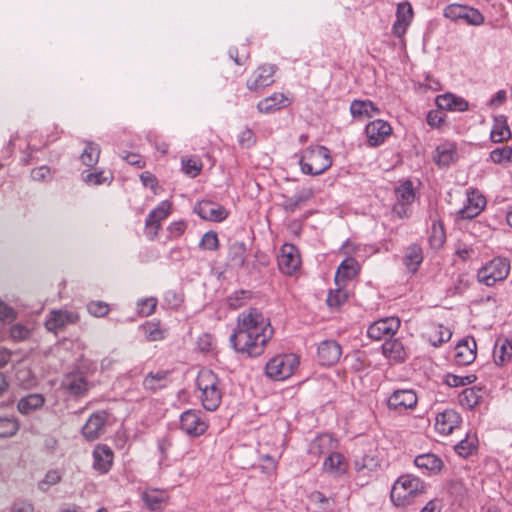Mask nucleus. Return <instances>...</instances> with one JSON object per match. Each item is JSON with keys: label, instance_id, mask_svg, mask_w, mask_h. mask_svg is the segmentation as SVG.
Here are the masks:
<instances>
[{"label": "nucleus", "instance_id": "nucleus-1", "mask_svg": "<svg viewBox=\"0 0 512 512\" xmlns=\"http://www.w3.org/2000/svg\"><path fill=\"white\" fill-rule=\"evenodd\" d=\"M273 333L270 320L259 309L249 308L237 316L229 341L237 353L257 357L263 354Z\"/></svg>", "mask_w": 512, "mask_h": 512}, {"label": "nucleus", "instance_id": "nucleus-2", "mask_svg": "<svg viewBox=\"0 0 512 512\" xmlns=\"http://www.w3.org/2000/svg\"><path fill=\"white\" fill-rule=\"evenodd\" d=\"M198 398L208 411H215L221 404L223 389L219 377L211 370H201L196 378Z\"/></svg>", "mask_w": 512, "mask_h": 512}, {"label": "nucleus", "instance_id": "nucleus-3", "mask_svg": "<svg viewBox=\"0 0 512 512\" xmlns=\"http://www.w3.org/2000/svg\"><path fill=\"white\" fill-rule=\"evenodd\" d=\"M299 165L304 174L321 175L332 166L330 151L324 146L307 147L301 152Z\"/></svg>", "mask_w": 512, "mask_h": 512}, {"label": "nucleus", "instance_id": "nucleus-4", "mask_svg": "<svg viewBox=\"0 0 512 512\" xmlns=\"http://www.w3.org/2000/svg\"><path fill=\"white\" fill-rule=\"evenodd\" d=\"M425 492L424 482L411 474L400 476L392 486L391 500L397 506H406Z\"/></svg>", "mask_w": 512, "mask_h": 512}, {"label": "nucleus", "instance_id": "nucleus-5", "mask_svg": "<svg viewBox=\"0 0 512 512\" xmlns=\"http://www.w3.org/2000/svg\"><path fill=\"white\" fill-rule=\"evenodd\" d=\"M299 365L295 354L277 355L270 359L265 367L266 375L275 381H282L292 376Z\"/></svg>", "mask_w": 512, "mask_h": 512}, {"label": "nucleus", "instance_id": "nucleus-6", "mask_svg": "<svg viewBox=\"0 0 512 512\" xmlns=\"http://www.w3.org/2000/svg\"><path fill=\"white\" fill-rule=\"evenodd\" d=\"M510 271V264L507 259L496 257L487 262L477 273L479 282L486 286H493L499 281L506 279Z\"/></svg>", "mask_w": 512, "mask_h": 512}, {"label": "nucleus", "instance_id": "nucleus-7", "mask_svg": "<svg viewBox=\"0 0 512 512\" xmlns=\"http://www.w3.org/2000/svg\"><path fill=\"white\" fill-rule=\"evenodd\" d=\"M209 427L205 414L200 410L188 409L180 416V429L190 437L203 435Z\"/></svg>", "mask_w": 512, "mask_h": 512}, {"label": "nucleus", "instance_id": "nucleus-8", "mask_svg": "<svg viewBox=\"0 0 512 512\" xmlns=\"http://www.w3.org/2000/svg\"><path fill=\"white\" fill-rule=\"evenodd\" d=\"M277 262L282 273L294 275L301 267V257L298 248L290 243L283 244Z\"/></svg>", "mask_w": 512, "mask_h": 512}, {"label": "nucleus", "instance_id": "nucleus-9", "mask_svg": "<svg viewBox=\"0 0 512 512\" xmlns=\"http://www.w3.org/2000/svg\"><path fill=\"white\" fill-rule=\"evenodd\" d=\"M418 403V396L413 389H397L389 396L387 406L390 410L403 413L413 410Z\"/></svg>", "mask_w": 512, "mask_h": 512}, {"label": "nucleus", "instance_id": "nucleus-10", "mask_svg": "<svg viewBox=\"0 0 512 512\" xmlns=\"http://www.w3.org/2000/svg\"><path fill=\"white\" fill-rule=\"evenodd\" d=\"M277 67L272 64H264L259 66L248 78L247 88L250 91H260L274 83V74Z\"/></svg>", "mask_w": 512, "mask_h": 512}, {"label": "nucleus", "instance_id": "nucleus-11", "mask_svg": "<svg viewBox=\"0 0 512 512\" xmlns=\"http://www.w3.org/2000/svg\"><path fill=\"white\" fill-rule=\"evenodd\" d=\"M401 322L397 317H387L372 323L367 329V335L373 340L392 337L400 328Z\"/></svg>", "mask_w": 512, "mask_h": 512}, {"label": "nucleus", "instance_id": "nucleus-12", "mask_svg": "<svg viewBox=\"0 0 512 512\" xmlns=\"http://www.w3.org/2000/svg\"><path fill=\"white\" fill-rule=\"evenodd\" d=\"M392 133L391 125L382 119L369 122L365 127V134L369 146L377 147L384 143Z\"/></svg>", "mask_w": 512, "mask_h": 512}, {"label": "nucleus", "instance_id": "nucleus-13", "mask_svg": "<svg viewBox=\"0 0 512 512\" xmlns=\"http://www.w3.org/2000/svg\"><path fill=\"white\" fill-rule=\"evenodd\" d=\"M108 414L106 411H97L91 414L82 427V435L88 441L98 439L105 432Z\"/></svg>", "mask_w": 512, "mask_h": 512}, {"label": "nucleus", "instance_id": "nucleus-14", "mask_svg": "<svg viewBox=\"0 0 512 512\" xmlns=\"http://www.w3.org/2000/svg\"><path fill=\"white\" fill-rule=\"evenodd\" d=\"M79 320V315L67 310H53L45 321L47 330L57 333L63 330L67 325L75 324Z\"/></svg>", "mask_w": 512, "mask_h": 512}, {"label": "nucleus", "instance_id": "nucleus-15", "mask_svg": "<svg viewBox=\"0 0 512 512\" xmlns=\"http://www.w3.org/2000/svg\"><path fill=\"white\" fill-rule=\"evenodd\" d=\"M477 354V344L473 337H465L455 347L454 360L458 365H469L474 362Z\"/></svg>", "mask_w": 512, "mask_h": 512}, {"label": "nucleus", "instance_id": "nucleus-16", "mask_svg": "<svg viewBox=\"0 0 512 512\" xmlns=\"http://www.w3.org/2000/svg\"><path fill=\"white\" fill-rule=\"evenodd\" d=\"M194 211L202 219L214 222H221L228 216V212L223 206L209 200L198 202Z\"/></svg>", "mask_w": 512, "mask_h": 512}, {"label": "nucleus", "instance_id": "nucleus-17", "mask_svg": "<svg viewBox=\"0 0 512 512\" xmlns=\"http://www.w3.org/2000/svg\"><path fill=\"white\" fill-rule=\"evenodd\" d=\"M317 355L321 365L331 366L339 361L342 348L334 340H325L319 344Z\"/></svg>", "mask_w": 512, "mask_h": 512}, {"label": "nucleus", "instance_id": "nucleus-18", "mask_svg": "<svg viewBox=\"0 0 512 512\" xmlns=\"http://www.w3.org/2000/svg\"><path fill=\"white\" fill-rule=\"evenodd\" d=\"M462 419L458 412L453 409H446L437 414L435 419V429L442 435H449L457 428Z\"/></svg>", "mask_w": 512, "mask_h": 512}, {"label": "nucleus", "instance_id": "nucleus-19", "mask_svg": "<svg viewBox=\"0 0 512 512\" xmlns=\"http://www.w3.org/2000/svg\"><path fill=\"white\" fill-rule=\"evenodd\" d=\"M114 453L105 444H98L93 450V468L100 474H106L112 467Z\"/></svg>", "mask_w": 512, "mask_h": 512}, {"label": "nucleus", "instance_id": "nucleus-20", "mask_svg": "<svg viewBox=\"0 0 512 512\" xmlns=\"http://www.w3.org/2000/svg\"><path fill=\"white\" fill-rule=\"evenodd\" d=\"M413 8L409 2L399 3L396 11V21L392 31L397 37H402L413 19Z\"/></svg>", "mask_w": 512, "mask_h": 512}, {"label": "nucleus", "instance_id": "nucleus-21", "mask_svg": "<svg viewBox=\"0 0 512 512\" xmlns=\"http://www.w3.org/2000/svg\"><path fill=\"white\" fill-rule=\"evenodd\" d=\"M485 205L486 199L482 194L470 191L467 193V204L459 210L458 216L461 219H472L481 213Z\"/></svg>", "mask_w": 512, "mask_h": 512}, {"label": "nucleus", "instance_id": "nucleus-22", "mask_svg": "<svg viewBox=\"0 0 512 512\" xmlns=\"http://www.w3.org/2000/svg\"><path fill=\"white\" fill-rule=\"evenodd\" d=\"M435 102L440 110L464 112L469 109V103L453 93L438 95Z\"/></svg>", "mask_w": 512, "mask_h": 512}, {"label": "nucleus", "instance_id": "nucleus-23", "mask_svg": "<svg viewBox=\"0 0 512 512\" xmlns=\"http://www.w3.org/2000/svg\"><path fill=\"white\" fill-rule=\"evenodd\" d=\"M289 104L290 100L288 97L283 93L276 92L259 101L257 104V110L260 113L270 114L287 107Z\"/></svg>", "mask_w": 512, "mask_h": 512}, {"label": "nucleus", "instance_id": "nucleus-24", "mask_svg": "<svg viewBox=\"0 0 512 512\" xmlns=\"http://www.w3.org/2000/svg\"><path fill=\"white\" fill-rule=\"evenodd\" d=\"M360 272V265L352 257L345 258L339 265L335 274V283L339 285L355 278Z\"/></svg>", "mask_w": 512, "mask_h": 512}, {"label": "nucleus", "instance_id": "nucleus-25", "mask_svg": "<svg viewBox=\"0 0 512 512\" xmlns=\"http://www.w3.org/2000/svg\"><path fill=\"white\" fill-rule=\"evenodd\" d=\"M512 136L505 115H497L493 118V126L490 132V139L493 143H502L508 141Z\"/></svg>", "mask_w": 512, "mask_h": 512}, {"label": "nucleus", "instance_id": "nucleus-26", "mask_svg": "<svg viewBox=\"0 0 512 512\" xmlns=\"http://www.w3.org/2000/svg\"><path fill=\"white\" fill-rule=\"evenodd\" d=\"M63 387L74 396H82L88 391V383L81 373H69L62 382Z\"/></svg>", "mask_w": 512, "mask_h": 512}, {"label": "nucleus", "instance_id": "nucleus-27", "mask_svg": "<svg viewBox=\"0 0 512 512\" xmlns=\"http://www.w3.org/2000/svg\"><path fill=\"white\" fill-rule=\"evenodd\" d=\"M452 331L442 324H432L425 333L427 341L434 347H438L451 339Z\"/></svg>", "mask_w": 512, "mask_h": 512}, {"label": "nucleus", "instance_id": "nucleus-28", "mask_svg": "<svg viewBox=\"0 0 512 512\" xmlns=\"http://www.w3.org/2000/svg\"><path fill=\"white\" fill-rule=\"evenodd\" d=\"M511 358L512 339L498 338L493 351V359L495 364L498 366H504L511 360Z\"/></svg>", "mask_w": 512, "mask_h": 512}, {"label": "nucleus", "instance_id": "nucleus-29", "mask_svg": "<svg viewBox=\"0 0 512 512\" xmlns=\"http://www.w3.org/2000/svg\"><path fill=\"white\" fill-rule=\"evenodd\" d=\"M347 462L342 454L332 452L323 462V470L333 476H341L347 470Z\"/></svg>", "mask_w": 512, "mask_h": 512}, {"label": "nucleus", "instance_id": "nucleus-30", "mask_svg": "<svg viewBox=\"0 0 512 512\" xmlns=\"http://www.w3.org/2000/svg\"><path fill=\"white\" fill-rule=\"evenodd\" d=\"M336 448V442L329 434H323L315 438L310 446L309 453L314 456L329 455Z\"/></svg>", "mask_w": 512, "mask_h": 512}, {"label": "nucleus", "instance_id": "nucleus-31", "mask_svg": "<svg viewBox=\"0 0 512 512\" xmlns=\"http://www.w3.org/2000/svg\"><path fill=\"white\" fill-rule=\"evenodd\" d=\"M423 262L422 248L417 244H412L405 250L403 256V264L411 273L418 270L419 265Z\"/></svg>", "mask_w": 512, "mask_h": 512}, {"label": "nucleus", "instance_id": "nucleus-32", "mask_svg": "<svg viewBox=\"0 0 512 512\" xmlns=\"http://www.w3.org/2000/svg\"><path fill=\"white\" fill-rule=\"evenodd\" d=\"M382 352L385 357L394 362H403L407 353L401 341L398 339L389 340L383 343Z\"/></svg>", "mask_w": 512, "mask_h": 512}, {"label": "nucleus", "instance_id": "nucleus-33", "mask_svg": "<svg viewBox=\"0 0 512 512\" xmlns=\"http://www.w3.org/2000/svg\"><path fill=\"white\" fill-rule=\"evenodd\" d=\"M395 195L397 198V204L395 205L394 210L398 214H401L402 211H400L399 208L410 205L415 199V192L412 183L410 181L402 183L395 189Z\"/></svg>", "mask_w": 512, "mask_h": 512}, {"label": "nucleus", "instance_id": "nucleus-34", "mask_svg": "<svg viewBox=\"0 0 512 512\" xmlns=\"http://www.w3.org/2000/svg\"><path fill=\"white\" fill-rule=\"evenodd\" d=\"M142 500L150 510H159L168 500V494L160 489H147L142 493Z\"/></svg>", "mask_w": 512, "mask_h": 512}, {"label": "nucleus", "instance_id": "nucleus-35", "mask_svg": "<svg viewBox=\"0 0 512 512\" xmlns=\"http://www.w3.org/2000/svg\"><path fill=\"white\" fill-rule=\"evenodd\" d=\"M350 113L354 118L372 117L379 114V108L370 100H354L350 105Z\"/></svg>", "mask_w": 512, "mask_h": 512}, {"label": "nucleus", "instance_id": "nucleus-36", "mask_svg": "<svg viewBox=\"0 0 512 512\" xmlns=\"http://www.w3.org/2000/svg\"><path fill=\"white\" fill-rule=\"evenodd\" d=\"M414 463L419 469L426 470L430 473H438L443 466L442 460L431 453L418 455L414 459Z\"/></svg>", "mask_w": 512, "mask_h": 512}, {"label": "nucleus", "instance_id": "nucleus-37", "mask_svg": "<svg viewBox=\"0 0 512 512\" xmlns=\"http://www.w3.org/2000/svg\"><path fill=\"white\" fill-rule=\"evenodd\" d=\"M169 372L166 370H159L157 372H150L143 380L144 389L156 392L163 389L167 385V377Z\"/></svg>", "mask_w": 512, "mask_h": 512}, {"label": "nucleus", "instance_id": "nucleus-38", "mask_svg": "<svg viewBox=\"0 0 512 512\" xmlns=\"http://www.w3.org/2000/svg\"><path fill=\"white\" fill-rule=\"evenodd\" d=\"M457 152L454 144L444 143L437 147L434 161L439 166H449L456 160Z\"/></svg>", "mask_w": 512, "mask_h": 512}, {"label": "nucleus", "instance_id": "nucleus-39", "mask_svg": "<svg viewBox=\"0 0 512 512\" xmlns=\"http://www.w3.org/2000/svg\"><path fill=\"white\" fill-rule=\"evenodd\" d=\"M139 330L150 342L161 341L166 337V329L161 328L160 322L147 321L139 327Z\"/></svg>", "mask_w": 512, "mask_h": 512}, {"label": "nucleus", "instance_id": "nucleus-40", "mask_svg": "<svg viewBox=\"0 0 512 512\" xmlns=\"http://www.w3.org/2000/svg\"><path fill=\"white\" fill-rule=\"evenodd\" d=\"M100 147L92 141L85 142V148L80 155V160L87 167L95 166L100 157Z\"/></svg>", "mask_w": 512, "mask_h": 512}, {"label": "nucleus", "instance_id": "nucleus-41", "mask_svg": "<svg viewBox=\"0 0 512 512\" xmlns=\"http://www.w3.org/2000/svg\"><path fill=\"white\" fill-rule=\"evenodd\" d=\"M44 404V398L40 394H30L18 402V410L22 414H29Z\"/></svg>", "mask_w": 512, "mask_h": 512}, {"label": "nucleus", "instance_id": "nucleus-42", "mask_svg": "<svg viewBox=\"0 0 512 512\" xmlns=\"http://www.w3.org/2000/svg\"><path fill=\"white\" fill-rule=\"evenodd\" d=\"M228 256L234 266L243 267L246 260V245L243 242H234L229 246Z\"/></svg>", "mask_w": 512, "mask_h": 512}, {"label": "nucleus", "instance_id": "nucleus-43", "mask_svg": "<svg viewBox=\"0 0 512 512\" xmlns=\"http://www.w3.org/2000/svg\"><path fill=\"white\" fill-rule=\"evenodd\" d=\"M480 390H476L474 388H465L460 394H459V404L467 409H472L476 405H478L481 395L479 394Z\"/></svg>", "mask_w": 512, "mask_h": 512}, {"label": "nucleus", "instance_id": "nucleus-44", "mask_svg": "<svg viewBox=\"0 0 512 512\" xmlns=\"http://www.w3.org/2000/svg\"><path fill=\"white\" fill-rule=\"evenodd\" d=\"M446 239L444 226L441 221H434L431 226L429 242L433 248H440Z\"/></svg>", "mask_w": 512, "mask_h": 512}, {"label": "nucleus", "instance_id": "nucleus-45", "mask_svg": "<svg viewBox=\"0 0 512 512\" xmlns=\"http://www.w3.org/2000/svg\"><path fill=\"white\" fill-rule=\"evenodd\" d=\"M19 430V423L14 417H0V438L12 437Z\"/></svg>", "mask_w": 512, "mask_h": 512}, {"label": "nucleus", "instance_id": "nucleus-46", "mask_svg": "<svg viewBox=\"0 0 512 512\" xmlns=\"http://www.w3.org/2000/svg\"><path fill=\"white\" fill-rule=\"evenodd\" d=\"M477 449V439L475 436L467 435V437L461 440L455 445V452L462 456L468 457Z\"/></svg>", "mask_w": 512, "mask_h": 512}, {"label": "nucleus", "instance_id": "nucleus-47", "mask_svg": "<svg viewBox=\"0 0 512 512\" xmlns=\"http://www.w3.org/2000/svg\"><path fill=\"white\" fill-rule=\"evenodd\" d=\"M345 283L337 285V288L331 290L327 297V304L330 307H338L343 304L348 298V292L343 288Z\"/></svg>", "mask_w": 512, "mask_h": 512}, {"label": "nucleus", "instance_id": "nucleus-48", "mask_svg": "<svg viewBox=\"0 0 512 512\" xmlns=\"http://www.w3.org/2000/svg\"><path fill=\"white\" fill-rule=\"evenodd\" d=\"M477 377L474 374L455 375L448 373L445 375V383L450 387H460L472 384L476 381Z\"/></svg>", "mask_w": 512, "mask_h": 512}, {"label": "nucleus", "instance_id": "nucleus-49", "mask_svg": "<svg viewBox=\"0 0 512 512\" xmlns=\"http://www.w3.org/2000/svg\"><path fill=\"white\" fill-rule=\"evenodd\" d=\"M251 298V292L246 290L235 291L227 299V304L231 309H239L243 307Z\"/></svg>", "mask_w": 512, "mask_h": 512}, {"label": "nucleus", "instance_id": "nucleus-50", "mask_svg": "<svg viewBox=\"0 0 512 512\" xmlns=\"http://www.w3.org/2000/svg\"><path fill=\"white\" fill-rule=\"evenodd\" d=\"M490 160L495 164L512 163V147L504 146L492 150Z\"/></svg>", "mask_w": 512, "mask_h": 512}, {"label": "nucleus", "instance_id": "nucleus-51", "mask_svg": "<svg viewBox=\"0 0 512 512\" xmlns=\"http://www.w3.org/2000/svg\"><path fill=\"white\" fill-rule=\"evenodd\" d=\"M83 180L89 185H101L109 183L112 180V175H107L104 171L88 172L84 175Z\"/></svg>", "mask_w": 512, "mask_h": 512}, {"label": "nucleus", "instance_id": "nucleus-52", "mask_svg": "<svg viewBox=\"0 0 512 512\" xmlns=\"http://www.w3.org/2000/svg\"><path fill=\"white\" fill-rule=\"evenodd\" d=\"M229 56L237 65H244L249 59V48L246 44H242L240 48L231 47Z\"/></svg>", "mask_w": 512, "mask_h": 512}, {"label": "nucleus", "instance_id": "nucleus-53", "mask_svg": "<svg viewBox=\"0 0 512 512\" xmlns=\"http://www.w3.org/2000/svg\"><path fill=\"white\" fill-rule=\"evenodd\" d=\"M171 212V203L167 200L162 201L155 209H153L148 215V223L150 224L153 218L160 221L166 219Z\"/></svg>", "mask_w": 512, "mask_h": 512}, {"label": "nucleus", "instance_id": "nucleus-54", "mask_svg": "<svg viewBox=\"0 0 512 512\" xmlns=\"http://www.w3.org/2000/svg\"><path fill=\"white\" fill-rule=\"evenodd\" d=\"M199 247L203 250H217L219 248V239L217 233L214 231L206 232L201 238Z\"/></svg>", "mask_w": 512, "mask_h": 512}, {"label": "nucleus", "instance_id": "nucleus-55", "mask_svg": "<svg viewBox=\"0 0 512 512\" xmlns=\"http://www.w3.org/2000/svg\"><path fill=\"white\" fill-rule=\"evenodd\" d=\"M62 479V475L58 470H49L44 479L38 483L41 491H47L51 486L58 484Z\"/></svg>", "mask_w": 512, "mask_h": 512}, {"label": "nucleus", "instance_id": "nucleus-56", "mask_svg": "<svg viewBox=\"0 0 512 512\" xmlns=\"http://www.w3.org/2000/svg\"><path fill=\"white\" fill-rule=\"evenodd\" d=\"M157 302L158 300L155 297H149L139 300L137 303V310L139 315L144 317L152 315L157 306Z\"/></svg>", "mask_w": 512, "mask_h": 512}, {"label": "nucleus", "instance_id": "nucleus-57", "mask_svg": "<svg viewBox=\"0 0 512 512\" xmlns=\"http://www.w3.org/2000/svg\"><path fill=\"white\" fill-rule=\"evenodd\" d=\"M466 5L451 4L444 9V16L450 20H463Z\"/></svg>", "mask_w": 512, "mask_h": 512}, {"label": "nucleus", "instance_id": "nucleus-58", "mask_svg": "<svg viewBox=\"0 0 512 512\" xmlns=\"http://www.w3.org/2000/svg\"><path fill=\"white\" fill-rule=\"evenodd\" d=\"M463 20L470 25H481L484 22V16L479 10L467 6Z\"/></svg>", "mask_w": 512, "mask_h": 512}, {"label": "nucleus", "instance_id": "nucleus-59", "mask_svg": "<svg viewBox=\"0 0 512 512\" xmlns=\"http://www.w3.org/2000/svg\"><path fill=\"white\" fill-rule=\"evenodd\" d=\"M87 310L95 317H104L109 312V305L103 301H91L87 304Z\"/></svg>", "mask_w": 512, "mask_h": 512}, {"label": "nucleus", "instance_id": "nucleus-60", "mask_svg": "<svg viewBox=\"0 0 512 512\" xmlns=\"http://www.w3.org/2000/svg\"><path fill=\"white\" fill-rule=\"evenodd\" d=\"M10 336L15 341H23L29 338L30 330L21 324H15L10 328Z\"/></svg>", "mask_w": 512, "mask_h": 512}, {"label": "nucleus", "instance_id": "nucleus-61", "mask_svg": "<svg viewBox=\"0 0 512 512\" xmlns=\"http://www.w3.org/2000/svg\"><path fill=\"white\" fill-rule=\"evenodd\" d=\"M183 171L192 177H195L199 174L201 170V163L196 159H188L186 161H182Z\"/></svg>", "mask_w": 512, "mask_h": 512}, {"label": "nucleus", "instance_id": "nucleus-62", "mask_svg": "<svg viewBox=\"0 0 512 512\" xmlns=\"http://www.w3.org/2000/svg\"><path fill=\"white\" fill-rule=\"evenodd\" d=\"M16 311L0 300V321L12 322L16 318Z\"/></svg>", "mask_w": 512, "mask_h": 512}, {"label": "nucleus", "instance_id": "nucleus-63", "mask_svg": "<svg viewBox=\"0 0 512 512\" xmlns=\"http://www.w3.org/2000/svg\"><path fill=\"white\" fill-rule=\"evenodd\" d=\"M445 115L439 110H432L427 115V123L433 128H438L444 122Z\"/></svg>", "mask_w": 512, "mask_h": 512}, {"label": "nucleus", "instance_id": "nucleus-64", "mask_svg": "<svg viewBox=\"0 0 512 512\" xmlns=\"http://www.w3.org/2000/svg\"><path fill=\"white\" fill-rule=\"evenodd\" d=\"M10 512H34V506L26 500H18L12 504Z\"/></svg>", "mask_w": 512, "mask_h": 512}]
</instances>
